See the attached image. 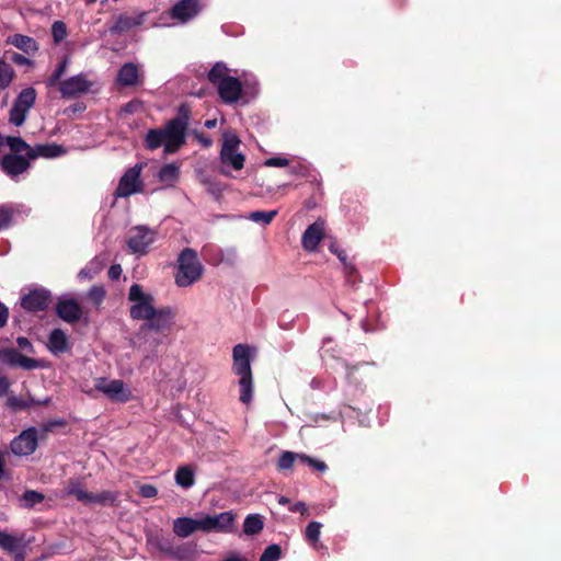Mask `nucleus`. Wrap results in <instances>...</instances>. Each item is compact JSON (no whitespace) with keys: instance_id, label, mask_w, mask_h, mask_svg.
I'll return each mask as SVG.
<instances>
[{"instance_id":"1","label":"nucleus","mask_w":561,"mask_h":561,"mask_svg":"<svg viewBox=\"0 0 561 561\" xmlns=\"http://www.w3.org/2000/svg\"><path fill=\"white\" fill-rule=\"evenodd\" d=\"M191 106L182 103L176 115L167 122L163 128H151L145 137V147L156 150L163 146L165 154L175 153L186 141V131L191 119Z\"/></svg>"},{"instance_id":"2","label":"nucleus","mask_w":561,"mask_h":561,"mask_svg":"<svg viewBox=\"0 0 561 561\" xmlns=\"http://www.w3.org/2000/svg\"><path fill=\"white\" fill-rule=\"evenodd\" d=\"M209 83L216 87L220 100L225 104L237 103L242 96L241 81L230 76V69L224 61H217L208 71Z\"/></svg>"},{"instance_id":"3","label":"nucleus","mask_w":561,"mask_h":561,"mask_svg":"<svg viewBox=\"0 0 561 561\" xmlns=\"http://www.w3.org/2000/svg\"><path fill=\"white\" fill-rule=\"evenodd\" d=\"M232 371L239 376V400L243 404H249L252 401L254 389L250 347L244 344H237L232 350Z\"/></svg>"},{"instance_id":"4","label":"nucleus","mask_w":561,"mask_h":561,"mask_svg":"<svg viewBox=\"0 0 561 561\" xmlns=\"http://www.w3.org/2000/svg\"><path fill=\"white\" fill-rule=\"evenodd\" d=\"M204 273L197 252L192 248H184L176 260L174 282L179 287H190L198 282Z\"/></svg>"},{"instance_id":"5","label":"nucleus","mask_w":561,"mask_h":561,"mask_svg":"<svg viewBox=\"0 0 561 561\" xmlns=\"http://www.w3.org/2000/svg\"><path fill=\"white\" fill-rule=\"evenodd\" d=\"M66 492L75 496L77 501L83 504L96 503L102 506L117 507L119 505V493L116 491L104 490L100 493L88 492L82 488V483L77 479H70Z\"/></svg>"},{"instance_id":"6","label":"nucleus","mask_w":561,"mask_h":561,"mask_svg":"<svg viewBox=\"0 0 561 561\" xmlns=\"http://www.w3.org/2000/svg\"><path fill=\"white\" fill-rule=\"evenodd\" d=\"M129 301L134 302L129 309V316L133 320H146V322L154 317V298L150 294H146L139 284H133L128 293Z\"/></svg>"},{"instance_id":"7","label":"nucleus","mask_w":561,"mask_h":561,"mask_svg":"<svg viewBox=\"0 0 561 561\" xmlns=\"http://www.w3.org/2000/svg\"><path fill=\"white\" fill-rule=\"evenodd\" d=\"M142 164H136L123 174L115 190V197H128L144 190V183L140 180Z\"/></svg>"},{"instance_id":"8","label":"nucleus","mask_w":561,"mask_h":561,"mask_svg":"<svg viewBox=\"0 0 561 561\" xmlns=\"http://www.w3.org/2000/svg\"><path fill=\"white\" fill-rule=\"evenodd\" d=\"M53 301L51 291L44 287L31 289L21 297V307L32 313L46 311Z\"/></svg>"},{"instance_id":"9","label":"nucleus","mask_w":561,"mask_h":561,"mask_svg":"<svg viewBox=\"0 0 561 561\" xmlns=\"http://www.w3.org/2000/svg\"><path fill=\"white\" fill-rule=\"evenodd\" d=\"M199 520L202 531L228 533L232 530L234 515L232 512H222L217 515H205Z\"/></svg>"},{"instance_id":"10","label":"nucleus","mask_w":561,"mask_h":561,"mask_svg":"<svg viewBox=\"0 0 561 561\" xmlns=\"http://www.w3.org/2000/svg\"><path fill=\"white\" fill-rule=\"evenodd\" d=\"M95 389L103 392L108 399L125 403L130 400L131 392L125 388L124 381L121 379H112L107 381L104 378L98 380Z\"/></svg>"},{"instance_id":"11","label":"nucleus","mask_w":561,"mask_h":561,"mask_svg":"<svg viewBox=\"0 0 561 561\" xmlns=\"http://www.w3.org/2000/svg\"><path fill=\"white\" fill-rule=\"evenodd\" d=\"M37 430L30 427L21 432L10 444L11 451L16 456H28L37 448Z\"/></svg>"},{"instance_id":"12","label":"nucleus","mask_w":561,"mask_h":561,"mask_svg":"<svg viewBox=\"0 0 561 561\" xmlns=\"http://www.w3.org/2000/svg\"><path fill=\"white\" fill-rule=\"evenodd\" d=\"M92 87V82L88 80L84 73L72 76L59 83L58 90L62 99H72L80 94L87 93Z\"/></svg>"},{"instance_id":"13","label":"nucleus","mask_w":561,"mask_h":561,"mask_svg":"<svg viewBox=\"0 0 561 561\" xmlns=\"http://www.w3.org/2000/svg\"><path fill=\"white\" fill-rule=\"evenodd\" d=\"M156 240V232L147 227L139 226L130 231L127 245L133 253H147L149 245Z\"/></svg>"},{"instance_id":"14","label":"nucleus","mask_w":561,"mask_h":561,"mask_svg":"<svg viewBox=\"0 0 561 561\" xmlns=\"http://www.w3.org/2000/svg\"><path fill=\"white\" fill-rule=\"evenodd\" d=\"M174 312L171 307H162L156 310L154 317L140 325V333L148 331L163 332L172 325Z\"/></svg>"},{"instance_id":"15","label":"nucleus","mask_w":561,"mask_h":561,"mask_svg":"<svg viewBox=\"0 0 561 561\" xmlns=\"http://www.w3.org/2000/svg\"><path fill=\"white\" fill-rule=\"evenodd\" d=\"M148 543L158 547L164 553L171 554L176 559H184L188 553L190 545L183 543L174 549V545L171 538L163 536L159 531L147 536Z\"/></svg>"},{"instance_id":"16","label":"nucleus","mask_w":561,"mask_h":561,"mask_svg":"<svg viewBox=\"0 0 561 561\" xmlns=\"http://www.w3.org/2000/svg\"><path fill=\"white\" fill-rule=\"evenodd\" d=\"M55 312L69 324L77 323L83 314L80 304L75 298H60L55 305Z\"/></svg>"},{"instance_id":"17","label":"nucleus","mask_w":561,"mask_h":561,"mask_svg":"<svg viewBox=\"0 0 561 561\" xmlns=\"http://www.w3.org/2000/svg\"><path fill=\"white\" fill-rule=\"evenodd\" d=\"M31 159L21 154L7 153L0 161L1 170L10 178H16L31 167Z\"/></svg>"},{"instance_id":"18","label":"nucleus","mask_w":561,"mask_h":561,"mask_svg":"<svg viewBox=\"0 0 561 561\" xmlns=\"http://www.w3.org/2000/svg\"><path fill=\"white\" fill-rule=\"evenodd\" d=\"M147 15V11H141L136 16H129L126 13H121L114 18V22L108 27V32L113 35L126 33L136 26L142 25Z\"/></svg>"},{"instance_id":"19","label":"nucleus","mask_w":561,"mask_h":561,"mask_svg":"<svg viewBox=\"0 0 561 561\" xmlns=\"http://www.w3.org/2000/svg\"><path fill=\"white\" fill-rule=\"evenodd\" d=\"M116 83L123 88L139 87L144 83V77L135 62H125L116 75Z\"/></svg>"},{"instance_id":"20","label":"nucleus","mask_w":561,"mask_h":561,"mask_svg":"<svg viewBox=\"0 0 561 561\" xmlns=\"http://www.w3.org/2000/svg\"><path fill=\"white\" fill-rule=\"evenodd\" d=\"M0 358L11 367H21L25 370H33L39 367L37 359L24 356L14 348L0 350Z\"/></svg>"},{"instance_id":"21","label":"nucleus","mask_w":561,"mask_h":561,"mask_svg":"<svg viewBox=\"0 0 561 561\" xmlns=\"http://www.w3.org/2000/svg\"><path fill=\"white\" fill-rule=\"evenodd\" d=\"M324 220L318 219L307 227L301 237V245L304 250L313 252L324 238Z\"/></svg>"},{"instance_id":"22","label":"nucleus","mask_w":561,"mask_h":561,"mask_svg":"<svg viewBox=\"0 0 561 561\" xmlns=\"http://www.w3.org/2000/svg\"><path fill=\"white\" fill-rule=\"evenodd\" d=\"M201 10L198 0H180L170 10L173 20L187 22L198 14Z\"/></svg>"},{"instance_id":"23","label":"nucleus","mask_w":561,"mask_h":561,"mask_svg":"<svg viewBox=\"0 0 561 561\" xmlns=\"http://www.w3.org/2000/svg\"><path fill=\"white\" fill-rule=\"evenodd\" d=\"M47 348L54 355L69 352L71 344L66 332L59 328L51 330L48 335Z\"/></svg>"},{"instance_id":"24","label":"nucleus","mask_w":561,"mask_h":561,"mask_svg":"<svg viewBox=\"0 0 561 561\" xmlns=\"http://www.w3.org/2000/svg\"><path fill=\"white\" fill-rule=\"evenodd\" d=\"M26 215L21 204L5 203L0 205V231L14 225L15 217Z\"/></svg>"},{"instance_id":"25","label":"nucleus","mask_w":561,"mask_h":561,"mask_svg":"<svg viewBox=\"0 0 561 561\" xmlns=\"http://www.w3.org/2000/svg\"><path fill=\"white\" fill-rule=\"evenodd\" d=\"M201 530V520L191 517H178L173 520V531L178 537L186 538Z\"/></svg>"},{"instance_id":"26","label":"nucleus","mask_w":561,"mask_h":561,"mask_svg":"<svg viewBox=\"0 0 561 561\" xmlns=\"http://www.w3.org/2000/svg\"><path fill=\"white\" fill-rule=\"evenodd\" d=\"M65 152L62 146L57 144H44L32 147L28 151V159L35 160L38 157L43 158H56Z\"/></svg>"},{"instance_id":"27","label":"nucleus","mask_w":561,"mask_h":561,"mask_svg":"<svg viewBox=\"0 0 561 561\" xmlns=\"http://www.w3.org/2000/svg\"><path fill=\"white\" fill-rule=\"evenodd\" d=\"M175 482L178 485L190 489L195 483L194 471L190 466H181L175 471Z\"/></svg>"},{"instance_id":"28","label":"nucleus","mask_w":561,"mask_h":561,"mask_svg":"<svg viewBox=\"0 0 561 561\" xmlns=\"http://www.w3.org/2000/svg\"><path fill=\"white\" fill-rule=\"evenodd\" d=\"M36 100V91L34 88L28 87L23 89L16 99L14 100L13 104L18 105L19 107H22L24 111H30L31 107L35 104Z\"/></svg>"},{"instance_id":"29","label":"nucleus","mask_w":561,"mask_h":561,"mask_svg":"<svg viewBox=\"0 0 561 561\" xmlns=\"http://www.w3.org/2000/svg\"><path fill=\"white\" fill-rule=\"evenodd\" d=\"M220 160L224 164L231 165L234 170H241L244 167L245 158L237 150L220 151Z\"/></svg>"},{"instance_id":"30","label":"nucleus","mask_w":561,"mask_h":561,"mask_svg":"<svg viewBox=\"0 0 561 561\" xmlns=\"http://www.w3.org/2000/svg\"><path fill=\"white\" fill-rule=\"evenodd\" d=\"M10 43L26 54H30L37 49L35 39L22 34L13 35L10 38Z\"/></svg>"},{"instance_id":"31","label":"nucleus","mask_w":561,"mask_h":561,"mask_svg":"<svg viewBox=\"0 0 561 561\" xmlns=\"http://www.w3.org/2000/svg\"><path fill=\"white\" fill-rule=\"evenodd\" d=\"M0 548L10 553L20 552L22 551L21 539L5 531H0Z\"/></svg>"},{"instance_id":"32","label":"nucleus","mask_w":561,"mask_h":561,"mask_svg":"<svg viewBox=\"0 0 561 561\" xmlns=\"http://www.w3.org/2000/svg\"><path fill=\"white\" fill-rule=\"evenodd\" d=\"M264 522L260 515H248L243 522V531L245 535H257L262 531Z\"/></svg>"},{"instance_id":"33","label":"nucleus","mask_w":561,"mask_h":561,"mask_svg":"<svg viewBox=\"0 0 561 561\" xmlns=\"http://www.w3.org/2000/svg\"><path fill=\"white\" fill-rule=\"evenodd\" d=\"M180 169L175 163L164 164L158 172V179L161 183L171 184L179 179Z\"/></svg>"},{"instance_id":"34","label":"nucleus","mask_w":561,"mask_h":561,"mask_svg":"<svg viewBox=\"0 0 561 561\" xmlns=\"http://www.w3.org/2000/svg\"><path fill=\"white\" fill-rule=\"evenodd\" d=\"M5 142L9 146L11 153L20 154L21 152H25L24 157L28 158V151L31 150V146L21 137L8 136L5 138Z\"/></svg>"},{"instance_id":"35","label":"nucleus","mask_w":561,"mask_h":561,"mask_svg":"<svg viewBox=\"0 0 561 561\" xmlns=\"http://www.w3.org/2000/svg\"><path fill=\"white\" fill-rule=\"evenodd\" d=\"M44 500L45 495L42 492L35 490H26L20 497L21 506L24 508H33Z\"/></svg>"},{"instance_id":"36","label":"nucleus","mask_w":561,"mask_h":561,"mask_svg":"<svg viewBox=\"0 0 561 561\" xmlns=\"http://www.w3.org/2000/svg\"><path fill=\"white\" fill-rule=\"evenodd\" d=\"M69 64V58L65 56L60 62L58 64L57 68L54 70V72L50 75V77L47 79L46 84L49 88L53 87H59V83L62 81L61 77L65 75L67 67Z\"/></svg>"},{"instance_id":"37","label":"nucleus","mask_w":561,"mask_h":561,"mask_svg":"<svg viewBox=\"0 0 561 561\" xmlns=\"http://www.w3.org/2000/svg\"><path fill=\"white\" fill-rule=\"evenodd\" d=\"M14 77V70L12 66L4 59H0V89H7Z\"/></svg>"},{"instance_id":"38","label":"nucleus","mask_w":561,"mask_h":561,"mask_svg":"<svg viewBox=\"0 0 561 561\" xmlns=\"http://www.w3.org/2000/svg\"><path fill=\"white\" fill-rule=\"evenodd\" d=\"M321 528L322 524L313 520L308 524L305 530L307 541L316 549L318 548Z\"/></svg>"},{"instance_id":"39","label":"nucleus","mask_w":561,"mask_h":561,"mask_svg":"<svg viewBox=\"0 0 561 561\" xmlns=\"http://www.w3.org/2000/svg\"><path fill=\"white\" fill-rule=\"evenodd\" d=\"M277 214L278 211L276 209L270 211L255 210L251 211L248 218L256 224L268 225L277 216Z\"/></svg>"},{"instance_id":"40","label":"nucleus","mask_w":561,"mask_h":561,"mask_svg":"<svg viewBox=\"0 0 561 561\" xmlns=\"http://www.w3.org/2000/svg\"><path fill=\"white\" fill-rule=\"evenodd\" d=\"M300 454H296L293 451H283L277 461L278 470H288L294 467L295 460L299 459Z\"/></svg>"},{"instance_id":"41","label":"nucleus","mask_w":561,"mask_h":561,"mask_svg":"<svg viewBox=\"0 0 561 561\" xmlns=\"http://www.w3.org/2000/svg\"><path fill=\"white\" fill-rule=\"evenodd\" d=\"M27 113V111L13 104L9 113V122L19 127L24 124Z\"/></svg>"},{"instance_id":"42","label":"nucleus","mask_w":561,"mask_h":561,"mask_svg":"<svg viewBox=\"0 0 561 561\" xmlns=\"http://www.w3.org/2000/svg\"><path fill=\"white\" fill-rule=\"evenodd\" d=\"M282 557V548L279 545L273 543L267 546L260 557L259 561H278Z\"/></svg>"},{"instance_id":"43","label":"nucleus","mask_w":561,"mask_h":561,"mask_svg":"<svg viewBox=\"0 0 561 561\" xmlns=\"http://www.w3.org/2000/svg\"><path fill=\"white\" fill-rule=\"evenodd\" d=\"M299 460L316 471L325 472L329 469L324 461L312 458L306 454H300Z\"/></svg>"},{"instance_id":"44","label":"nucleus","mask_w":561,"mask_h":561,"mask_svg":"<svg viewBox=\"0 0 561 561\" xmlns=\"http://www.w3.org/2000/svg\"><path fill=\"white\" fill-rule=\"evenodd\" d=\"M203 184L205 185L206 191L215 198H219L225 190V185L214 179H205Z\"/></svg>"},{"instance_id":"45","label":"nucleus","mask_w":561,"mask_h":561,"mask_svg":"<svg viewBox=\"0 0 561 561\" xmlns=\"http://www.w3.org/2000/svg\"><path fill=\"white\" fill-rule=\"evenodd\" d=\"M51 35L55 43H61L68 35L66 24L62 21H55L51 25Z\"/></svg>"},{"instance_id":"46","label":"nucleus","mask_w":561,"mask_h":561,"mask_svg":"<svg viewBox=\"0 0 561 561\" xmlns=\"http://www.w3.org/2000/svg\"><path fill=\"white\" fill-rule=\"evenodd\" d=\"M240 139L236 134H225L224 144L220 151H233L238 150Z\"/></svg>"},{"instance_id":"47","label":"nucleus","mask_w":561,"mask_h":561,"mask_svg":"<svg viewBox=\"0 0 561 561\" xmlns=\"http://www.w3.org/2000/svg\"><path fill=\"white\" fill-rule=\"evenodd\" d=\"M88 297L94 305L99 306L105 297V290L102 286H92L88 291Z\"/></svg>"},{"instance_id":"48","label":"nucleus","mask_w":561,"mask_h":561,"mask_svg":"<svg viewBox=\"0 0 561 561\" xmlns=\"http://www.w3.org/2000/svg\"><path fill=\"white\" fill-rule=\"evenodd\" d=\"M329 251L333 254H335L339 260L345 264L347 262V254L344 250L340 249L336 241H332L329 245Z\"/></svg>"},{"instance_id":"49","label":"nucleus","mask_w":561,"mask_h":561,"mask_svg":"<svg viewBox=\"0 0 561 561\" xmlns=\"http://www.w3.org/2000/svg\"><path fill=\"white\" fill-rule=\"evenodd\" d=\"M157 494H158V490L152 484H142L139 488V495L145 497V499L154 497V496H157Z\"/></svg>"},{"instance_id":"50","label":"nucleus","mask_w":561,"mask_h":561,"mask_svg":"<svg viewBox=\"0 0 561 561\" xmlns=\"http://www.w3.org/2000/svg\"><path fill=\"white\" fill-rule=\"evenodd\" d=\"M16 344H18L19 348L22 350V351H25V352H27L30 354H34L35 353L33 344L25 336H19L16 339Z\"/></svg>"},{"instance_id":"51","label":"nucleus","mask_w":561,"mask_h":561,"mask_svg":"<svg viewBox=\"0 0 561 561\" xmlns=\"http://www.w3.org/2000/svg\"><path fill=\"white\" fill-rule=\"evenodd\" d=\"M344 271H345V277H346L347 282L354 284L356 282V277H357L356 267L352 263L346 262L344 264Z\"/></svg>"},{"instance_id":"52","label":"nucleus","mask_w":561,"mask_h":561,"mask_svg":"<svg viewBox=\"0 0 561 561\" xmlns=\"http://www.w3.org/2000/svg\"><path fill=\"white\" fill-rule=\"evenodd\" d=\"M289 164V161L288 159L286 158H280V157H273V158H270L265 161V165L267 167H279V168H283V167H287Z\"/></svg>"},{"instance_id":"53","label":"nucleus","mask_w":561,"mask_h":561,"mask_svg":"<svg viewBox=\"0 0 561 561\" xmlns=\"http://www.w3.org/2000/svg\"><path fill=\"white\" fill-rule=\"evenodd\" d=\"M87 108L85 104L83 102H78V103H75L70 106H68L66 110H65V114L68 115V116H71L76 113H81V112H84Z\"/></svg>"},{"instance_id":"54","label":"nucleus","mask_w":561,"mask_h":561,"mask_svg":"<svg viewBox=\"0 0 561 561\" xmlns=\"http://www.w3.org/2000/svg\"><path fill=\"white\" fill-rule=\"evenodd\" d=\"M122 266L119 264H113L107 272L108 278L112 280H118L122 275Z\"/></svg>"},{"instance_id":"55","label":"nucleus","mask_w":561,"mask_h":561,"mask_svg":"<svg viewBox=\"0 0 561 561\" xmlns=\"http://www.w3.org/2000/svg\"><path fill=\"white\" fill-rule=\"evenodd\" d=\"M8 318L9 309L3 302L0 301V329L7 324Z\"/></svg>"},{"instance_id":"56","label":"nucleus","mask_w":561,"mask_h":561,"mask_svg":"<svg viewBox=\"0 0 561 561\" xmlns=\"http://www.w3.org/2000/svg\"><path fill=\"white\" fill-rule=\"evenodd\" d=\"M10 388V381L7 376L0 374V397L8 393Z\"/></svg>"},{"instance_id":"57","label":"nucleus","mask_w":561,"mask_h":561,"mask_svg":"<svg viewBox=\"0 0 561 561\" xmlns=\"http://www.w3.org/2000/svg\"><path fill=\"white\" fill-rule=\"evenodd\" d=\"M11 60L20 66L30 64V59L19 53H13Z\"/></svg>"},{"instance_id":"58","label":"nucleus","mask_w":561,"mask_h":561,"mask_svg":"<svg viewBox=\"0 0 561 561\" xmlns=\"http://www.w3.org/2000/svg\"><path fill=\"white\" fill-rule=\"evenodd\" d=\"M221 561H248V559L238 552H229Z\"/></svg>"},{"instance_id":"59","label":"nucleus","mask_w":561,"mask_h":561,"mask_svg":"<svg viewBox=\"0 0 561 561\" xmlns=\"http://www.w3.org/2000/svg\"><path fill=\"white\" fill-rule=\"evenodd\" d=\"M9 402H10V405L14 409H26L27 408V405L24 401L16 399V398L10 399Z\"/></svg>"},{"instance_id":"60","label":"nucleus","mask_w":561,"mask_h":561,"mask_svg":"<svg viewBox=\"0 0 561 561\" xmlns=\"http://www.w3.org/2000/svg\"><path fill=\"white\" fill-rule=\"evenodd\" d=\"M291 512H300L301 514H305L307 512V506L304 502H297L295 505L290 507Z\"/></svg>"},{"instance_id":"61","label":"nucleus","mask_w":561,"mask_h":561,"mask_svg":"<svg viewBox=\"0 0 561 561\" xmlns=\"http://www.w3.org/2000/svg\"><path fill=\"white\" fill-rule=\"evenodd\" d=\"M66 423L65 421L62 420H59V421H51L49 423H47L45 426H44V432H48L50 431L54 426H64Z\"/></svg>"},{"instance_id":"62","label":"nucleus","mask_w":561,"mask_h":561,"mask_svg":"<svg viewBox=\"0 0 561 561\" xmlns=\"http://www.w3.org/2000/svg\"><path fill=\"white\" fill-rule=\"evenodd\" d=\"M4 466H5L4 459H3L2 455L0 454V480H2L4 478Z\"/></svg>"},{"instance_id":"63","label":"nucleus","mask_w":561,"mask_h":561,"mask_svg":"<svg viewBox=\"0 0 561 561\" xmlns=\"http://www.w3.org/2000/svg\"><path fill=\"white\" fill-rule=\"evenodd\" d=\"M217 124V121L216 119H208L205 122V127L206 128H214Z\"/></svg>"},{"instance_id":"64","label":"nucleus","mask_w":561,"mask_h":561,"mask_svg":"<svg viewBox=\"0 0 561 561\" xmlns=\"http://www.w3.org/2000/svg\"><path fill=\"white\" fill-rule=\"evenodd\" d=\"M14 561H24V552L20 551L14 553Z\"/></svg>"}]
</instances>
